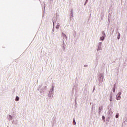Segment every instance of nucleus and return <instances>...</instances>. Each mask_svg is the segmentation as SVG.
<instances>
[{"mask_svg":"<svg viewBox=\"0 0 127 127\" xmlns=\"http://www.w3.org/2000/svg\"><path fill=\"white\" fill-rule=\"evenodd\" d=\"M110 102H112V101H113V98L112 97H110Z\"/></svg>","mask_w":127,"mask_h":127,"instance_id":"423d86ee","label":"nucleus"},{"mask_svg":"<svg viewBox=\"0 0 127 127\" xmlns=\"http://www.w3.org/2000/svg\"><path fill=\"white\" fill-rule=\"evenodd\" d=\"M100 40H104V39H105V38L103 36H102L100 38Z\"/></svg>","mask_w":127,"mask_h":127,"instance_id":"7ed1b4c3","label":"nucleus"},{"mask_svg":"<svg viewBox=\"0 0 127 127\" xmlns=\"http://www.w3.org/2000/svg\"><path fill=\"white\" fill-rule=\"evenodd\" d=\"M86 1H88V0H87Z\"/></svg>","mask_w":127,"mask_h":127,"instance_id":"f8f14e48","label":"nucleus"},{"mask_svg":"<svg viewBox=\"0 0 127 127\" xmlns=\"http://www.w3.org/2000/svg\"><path fill=\"white\" fill-rule=\"evenodd\" d=\"M117 38H118V39H120V36H118L117 37Z\"/></svg>","mask_w":127,"mask_h":127,"instance_id":"9d476101","label":"nucleus"},{"mask_svg":"<svg viewBox=\"0 0 127 127\" xmlns=\"http://www.w3.org/2000/svg\"><path fill=\"white\" fill-rule=\"evenodd\" d=\"M73 124L76 125V121H75V120H73Z\"/></svg>","mask_w":127,"mask_h":127,"instance_id":"0eeeda50","label":"nucleus"},{"mask_svg":"<svg viewBox=\"0 0 127 127\" xmlns=\"http://www.w3.org/2000/svg\"><path fill=\"white\" fill-rule=\"evenodd\" d=\"M102 33H103V35H105L104 32H102Z\"/></svg>","mask_w":127,"mask_h":127,"instance_id":"1a4fd4ad","label":"nucleus"},{"mask_svg":"<svg viewBox=\"0 0 127 127\" xmlns=\"http://www.w3.org/2000/svg\"><path fill=\"white\" fill-rule=\"evenodd\" d=\"M122 93L121 92H119L117 95H116V99L117 100H121V94Z\"/></svg>","mask_w":127,"mask_h":127,"instance_id":"f257e3e1","label":"nucleus"},{"mask_svg":"<svg viewBox=\"0 0 127 127\" xmlns=\"http://www.w3.org/2000/svg\"><path fill=\"white\" fill-rule=\"evenodd\" d=\"M115 117H116V118H119V115L117 114Z\"/></svg>","mask_w":127,"mask_h":127,"instance_id":"6e6552de","label":"nucleus"},{"mask_svg":"<svg viewBox=\"0 0 127 127\" xmlns=\"http://www.w3.org/2000/svg\"><path fill=\"white\" fill-rule=\"evenodd\" d=\"M99 112H101V109L99 108Z\"/></svg>","mask_w":127,"mask_h":127,"instance_id":"9b49d317","label":"nucleus"},{"mask_svg":"<svg viewBox=\"0 0 127 127\" xmlns=\"http://www.w3.org/2000/svg\"><path fill=\"white\" fill-rule=\"evenodd\" d=\"M105 117L104 116H102V120H103V121H104V122H105Z\"/></svg>","mask_w":127,"mask_h":127,"instance_id":"39448f33","label":"nucleus"},{"mask_svg":"<svg viewBox=\"0 0 127 127\" xmlns=\"http://www.w3.org/2000/svg\"><path fill=\"white\" fill-rule=\"evenodd\" d=\"M15 101H19V97L18 96L16 97Z\"/></svg>","mask_w":127,"mask_h":127,"instance_id":"f03ea898","label":"nucleus"},{"mask_svg":"<svg viewBox=\"0 0 127 127\" xmlns=\"http://www.w3.org/2000/svg\"><path fill=\"white\" fill-rule=\"evenodd\" d=\"M116 91V85H114V87L113 88V92H115Z\"/></svg>","mask_w":127,"mask_h":127,"instance_id":"20e7f679","label":"nucleus"}]
</instances>
